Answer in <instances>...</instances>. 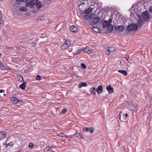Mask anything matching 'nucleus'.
<instances>
[{"label":"nucleus","mask_w":152,"mask_h":152,"mask_svg":"<svg viewBox=\"0 0 152 152\" xmlns=\"http://www.w3.org/2000/svg\"><path fill=\"white\" fill-rule=\"evenodd\" d=\"M4 92V90L3 89H1L0 90V93H2Z\"/></svg>","instance_id":"nucleus-48"},{"label":"nucleus","mask_w":152,"mask_h":152,"mask_svg":"<svg viewBox=\"0 0 152 152\" xmlns=\"http://www.w3.org/2000/svg\"><path fill=\"white\" fill-rule=\"evenodd\" d=\"M65 44L67 46V47L70 46L71 45V42L69 40H66L65 43Z\"/></svg>","instance_id":"nucleus-26"},{"label":"nucleus","mask_w":152,"mask_h":152,"mask_svg":"<svg viewBox=\"0 0 152 152\" xmlns=\"http://www.w3.org/2000/svg\"><path fill=\"white\" fill-rule=\"evenodd\" d=\"M11 100L12 101V103L15 104H18V102H19V101L17 98L15 97H13L11 98Z\"/></svg>","instance_id":"nucleus-14"},{"label":"nucleus","mask_w":152,"mask_h":152,"mask_svg":"<svg viewBox=\"0 0 152 152\" xmlns=\"http://www.w3.org/2000/svg\"><path fill=\"white\" fill-rule=\"evenodd\" d=\"M2 65V63L1 62H0V69H1V65Z\"/></svg>","instance_id":"nucleus-53"},{"label":"nucleus","mask_w":152,"mask_h":152,"mask_svg":"<svg viewBox=\"0 0 152 152\" xmlns=\"http://www.w3.org/2000/svg\"><path fill=\"white\" fill-rule=\"evenodd\" d=\"M20 79H19V81H20L21 82H22L24 80L23 79L22 77H20Z\"/></svg>","instance_id":"nucleus-42"},{"label":"nucleus","mask_w":152,"mask_h":152,"mask_svg":"<svg viewBox=\"0 0 152 152\" xmlns=\"http://www.w3.org/2000/svg\"><path fill=\"white\" fill-rule=\"evenodd\" d=\"M108 22V23H109V24H110V23H112V19H110Z\"/></svg>","instance_id":"nucleus-46"},{"label":"nucleus","mask_w":152,"mask_h":152,"mask_svg":"<svg viewBox=\"0 0 152 152\" xmlns=\"http://www.w3.org/2000/svg\"><path fill=\"white\" fill-rule=\"evenodd\" d=\"M21 1L22 2H25V3H27L28 1H30L31 0H21Z\"/></svg>","instance_id":"nucleus-41"},{"label":"nucleus","mask_w":152,"mask_h":152,"mask_svg":"<svg viewBox=\"0 0 152 152\" xmlns=\"http://www.w3.org/2000/svg\"><path fill=\"white\" fill-rule=\"evenodd\" d=\"M17 152H21V151H17Z\"/></svg>","instance_id":"nucleus-59"},{"label":"nucleus","mask_w":152,"mask_h":152,"mask_svg":"<svg viewBox=\"0 0 152 152\" xmlns=\"http://www.w3.org/2000/svg\"><path fill=\"white\" fill-rule=\"evenodd\" d=\"M4 96H5V95H6V94H4Z\"/></svg>","instance_id":"nucleus-60"},{"label":"nucleus","mask_w":152,"mask_h":152,"mask_svg":"<svg viewBox=\"0 0 152 152\" xmlns=\"http://www.w3.org/2000/svg\"><path fill=\"white\" fill-rule=\"evenodd\" d=\"M36 79L37 80H38V75H37L36 77Z\"/></svg>","instance_id":"nucleus-54"},{"label":"nucleus","mask_w":152,"mask_h":152,"mask_svg":"<svg viewBox=\"0 0 152 152\" xmlns=\"http://www.w3.org/2000/svg\"><path fill=\"white\" fill-rule=\"evenodd\" d=\"M67 110L65 108L63 109L62 110V111L60 113V115H62L63 114H64L67 112Z\"/></svg>","instance_id":"nucleus-30"},{"label":"nucleus","mask_w":152,"mask_h":152,"mask_svg":"<svg viewBox=\"0 0 152 152\" xmlns=\"http://www.w3.org/2000/svg\"><path fill=\"white\" fill-rule=\"evenodd\" d=\"M115 50V48L113 47L108 48L106 49V53L107 55H109L111 52H113Z\"/></svg>","instance_id":"nucleus-6"},{"label":"nucleus","mask_w":152,"mask_h":152,"mask_svg":"<svg viewBox=\"0 0 152 152\" xmlns=\"http://www.w3.org/2000/svg\"><path fill=\"white\" fill-rule=\"evenodd\" d=\"M129 58V55H126L125 57V59L126 60H128V58Z\"/></svg>","instance_id":"nucleus-44"},{"label":"nucleus","mask_w":152,"mask_h":152,"mask_svg":"<svg viewBox=\"0 0 152 152\" xmlns=\"http://www.w3.org/2000/svg\"><path fill=\"white\" fill-rule=\"evenodd\" d=\"M36 43L34 42H32L30 44V45L31 47H34L36 46Z\"/></svg>","instance_id":"nucleus-36"},{"label":"nucleus","mask_w":152,"mask_h":152,"mask_svg":"<svg viewBox=\"0 0 152 152\" xmlns=\"http://www.w3.org/2000/svg\"><path fill=\"white\" fill-rule=\"evenodd\" d=\"M46 148H47V150L48 151H50V149L51 148V147H46Z\"/></svg>","instance_id":"nucleus-47"},{"label":"nucleus","mask_w":152,"mask_h":152,"mask_svg":"<svg viewBox=\"0 0 152 152\" xmlns=\"http://www.w3.org/2000/svg\"><path fill=\"white\" fill-rule=\"evenodd\" d=\"M125 29V27L124 26H116L114 28L115 31L117 32H121Z\"/></svg>","instance_id":"nucleus-4"},{"label":"nucleus","mask_w":152,"mask_h":152,"mask_svg":"<svg viewBox=\"0 0 152 152\" xmlns=\"http://www.w3.org/2000/svg\"><path fill=\"white\" fill-rule=\"evenodd\" d=\"M7 133L5 131L0 132V140L4 139L7 136Z\"/></svg>","instance_id":"nucleus-8"},{"label":"nucleus","mask_w":152,"mask_h":152,"mask_svg":"<svg viewBox=\"0 0 152 152\" xmlns=\"http://www.w3.org/2000/svg\"><path fill=\"white\" fill-rule=\"evenodd\" d=\"M57 135L61 137L63 139L64 138H67L68 137L67 135L63 133H60L59 134H58Z\"/></svg>","instance_id":"nucleus-19"},{"label":"nucleus","mask_w":152,"mask_h":152,"mask_svg":"<svg viewBox=\"0 0 152 152\" xmlns=\"http://www.w3.org/2000/svg\"><path fill=\"white\" fill-rule=\"evenodd\" d=\"M118 72L122 74L125 76L127 75V72L125 70H119Z\"/></svg>","instance_id":"nucleus-24"},{"label":"nucleus","mask_w":152,"mask_h":152,"mask_svg":"<svg viewBox=\"0 0 152 152\" xmlns=\"http://www.w3.org/2000/svg\"><path fill=\"white\" fill-rule=\"evenodd\" d=\"M34 144H33V143H30L29 145V147L30 148H33V147H34Z\"/></svg>","instance_id":"nucleus-37"},{"label":"nucleus","mask_w":152,"mask_h":152,"mask_svg":"<svg viewBox=\"0 0 152 152\" xmlns=\"http://www.w3.org/2000/svg\"><path fill=\"white\" fill-rule=\"evenodd\" d=\"M61 48L62 49H64L67 48L68 47L65 44L62 45L61 47Z\"/></svg>","instance_id":"nucleus-34"},{"label":"nucleus","mask_w":152,"mask_h":152,"mask_svg":"<svg viewBox=\"0 0 152 152\" xmlns=\"http://www.w3.org/2000/svg\"><path fill=\"white\" fill-rule=\"evenodd\" d=\"M16 1L18 2H19L20 1V2L22 1L21 0H16Z\"/></svg>","instance_id":"nucleus-58"},{"label":"nucleus","mask_w":152,"mask_h":152,"mask_svg":"<svg viewBox=\"0 0 152 152\" xmlns=\"http://www.w3.org/2000/svg\"><path fill=\"white\" fill-rule=\"evenodd\" d=\"M107 90L109 94H111L113 92V89L111 87V85H109L106 87Z\"/></svg>","instance_id":"nucleus-12"},{"label":"nucleus","mask_w":152,"mask_h":152,"mask_svg":"<svg viewBox=\"0 0 152 152\" xmlns=\"http://www.w3.org/2000/svg\"><path fill=\"white\" fill-rule=\"evenodd\" d=\"M74 136L78 137L79 139L83 138L82 135L80 133H76L74 134Z\"/></svg>","instance_id":"nucleus-17"},{"label":"nucleus","mask_w":152,"mask_h":152,"mask_svg":"<svg viewBox=\"0 0 152 152\" xmlns=\"http://www.w3.org/2000/svg\"><path fill=\"white\" fill-rule=\"evenodd\" d=\"M107 30L108 31L111 32L113 29V25L110 24L109 26H108Z\"/></svg>","instance_id":"nucleus-20"},{"label":"nucleus","mask_w":152,"mask_h":152,"mask_svg":"<svg viewBox=\"0 0 152 152\" xmlns=\"http://www.w3.org/2000/svg\"><path fill=\"white\" fill-rule=\"evenodd\" d=\"M46 17V16H45V15L39 16V20H43L45 19V18Z\"/></svg>","instance_id":"nucleus-28"},{"label":"nucleus","mask_w":152,"mask_h":152,"mask_svg":"<svg viewBox=\"0 0 152 152\" xmlns=\"http://www.w3.org/2000/svg\"><path fill=\"white\" fill-rule=\"evenodd\" d=\"M20 11H26V8L25 7H21L20 8Z\"/></svg>","instance_id":"nucleus-33"},{"label":"nucleus","mask_w":152,"mask_h":152,"mask_svg":"<svg viewBox=\"0 0 152 152\" xmlns=\"http://www.w3.org/2000/svg\"><path fill=\"white\" fill-rule=\"evenodd\" d=\"M26 85V82H24L22 84L20 85L19 86V88H20L22 90H24L25 89V87Z\"/></svg>","instance_id":"nucleus-15"},{"label":"nucleus","mask_w":152,"mask_h":152,"mask_svg":"<svg viewBox=\"0 0 152 152\" xmlns=\"http://www.w3.org/2000/svg\"><path fill=\"white\" fill-rule=\"evenodd\" d=\"M149 11L150 13H152V7H150V8Z\"/></svg>","instance_id":"nucleus-45"},{"label":"nucleus","mask_w":152,"mask_h":152,"mask_svg":"<svg viewBox=\"0 0 152 152\" xmlns=\"http://www.w3.org/2000/svg\"><path fill=\"white\" fill-rule=\"evenodd\" d=\"M42 6L41 2L40 1H39V9Z\"/></svg>","instance_id":"nucleus-40"},{"label":"nucleus","mask_w":152,"mask_h":152,"mask_svg":"<svg viewBox=\"0 0 152 152\" xmlns=\"http://www.w3.org/2000/svg\"><path fill=\"white\" fill-rule=\"evenodd\" d=\"M2 15L1 13V12L0 10V24H1L2 22Z\"/></svg>","instance_id":"nucleus-31"},{"label":"nucleus","mask_w":152,"mask_h":152,"mask_svg":"<svg viewBox=\"0 0 152 152\" xmlns=\"http://www.w3.org/2000/svg\"><path fill=\"white\" fill-rule=\"evenodd\" d=\"M70 29L71 31L73 32H76L78 31L79 30L77 27L75 26H71L70 27Z\"/></svg>","instance_id":"nucleus-11"},{"label":"nucleus","mask_w":152,"mask_h":152,"mask_svg":"<svg viewBox=\"0 0 152 152\" xmlns=\"http://www.w3.org/2000/svg\"><path fill=\"white\" fill-rule=\"evenodd\" d=\"M81 66L83 69H86V66L85 64L84 63H81Z\"/></svg>","instance_id":"nucleus-35"},{"label":"nucleus","mask_w":152,"mask_h":152,"mask_svg":"<svg viewBox=\"0 0 152 152\" xmlns=\"http://www.w3.org/2000/svg\"><path fill=\"white\" fill-rule=\"evenodd\" d=\"M129 102H126V105H129Z\"/></svg>","instance_id":"nucleus-55"},{"label":"nucleus","mask_w":152,"mask_h":152,"mask_svg":"<svg viewBox=\"0 0 152 152\" xmlns=\"http://www.w3.org/2000/svg\"><path fill=\"white\" fill-rule=\"evenodd\" d=\"M15 4H18V3H15Z\"/></svg>","instance_id":"nucleus-62"},{"label":"nucleus","mask_w":152,"mask_h":152,"mask_svg":"<svg viewBox=\"0 0 152 152\" xmlns=\"http://www.w3.org/2000/svg\"><path fill=\"white\" fill-rule=\"evenodd\" d=\"M7 67H8L7 66H4L2 64L1 65V69L3 70H4L7 69Z\"/></svg>","instance_id":"nucleus-32"},{"label":"nucleus","mask_w":152,"mask_h":152,"mask_svg":"<svg viewBox=\"0 0 152 152\" xmlns=\"http://www.w3.org/2000/svg\"><path fill=\"white\" fill-rule=\"evenodd\" d=\"M108 22L104 20L103 23V27L104 28H105L106 27L109 26L110 24H109Z\"/></svg>","instance_id":"nucleus-21"},{"label":"nucleus","mask_w":152,"mask_h":152,"mask_svg":"<svg viewBox=\"0 0 152 152\" xmlns=\"http://www.w3.org/2000/svg\"><path fill=\"white\" fill-rule=\"evenodd\" d=\"M83 50L85 52L88 53L90 52L91 50L88 47H86L83 49Z\"/></svg>","instance_id":"nucleus-23"},{"label":"nucleus","mask_w":152,"mask_h":152,"mask_svg":"<svg viewBox=\"0 0 152 152\" xmlns=\"http://www.w3.org/2000/svg\"><path fill=\"white\" fill-rule=\"evenodd\" d=\"M87 86V84L85 82H82L80 83L78 85L79 88H81L83 86L86 87Z\"/></svg>","instance_id":"nucleus-16"},{"label":"nucleus","mask_w":152,"mask_h":152,"mask_svg":"<svg viewBox=\"0 0 152 152\" xmlns=\"http://www.w3.org/2000/svg\"><path fill=\"white\" fill-rule=\"evenodd\" d=\"M88 0H80V1L81 2V4H85L84 3L83 1H87Z\"/></svg>","instance_id":"nucleus-38"},{"label":"nucleus","mask_w":152,"mask_h":152,"mask_svg":"<svg viewBox=\"0 0 152 152\" xmlns=\"http://www.w3.org/2000/svg\"><path fill=\"white\" fill-rule=\"evenodd\" d=\"M90 92L92 94L94 95L96 94V88L95 87H93L90 89Z\"/></svg>","instance_id":"nucleus-22"},{"label":"nucleus","mask_w":152,"mask_h":152,"mask_svg":"<svg viewBox=\"0 0 152 152\" xmlns=\"http://www.w3.org/2000/svg\"><path fill=\"white\" fill-rule=\"evenodd\" d=\"M94 15L93 14H88L85 15L84 16V18L86 20H89L94 17Z\"/></svg>","instance_id":"nucleus-7"},{"label":"nucleus","mask_w":152,"mask_h":152,"mask_svg":"<svg viewBox=\"0 0 152 152\" xmlns=\"http://www.w3.org/2000/svg\"><path fill=\"white\" fill-rule=\"evenodd\" d=\"M14 145V142L13 141H11L9 142V143L7 144L6 145V148H7V147L10 146L11 147H12Z\"/></svg>","instance_id":"nucleus-27"},{"label":"nucleus","mask_w":152,"mask_h":152,"mask_svg":"<svg viewBox=\"0 0 152 152\" xmlns=\"http://www.w3.org/2000/svg\"><path fill=\"white\" fill-rule=\"evenodd\" d=\"M141 18L142 19L145 21H148L150 15L149 13L147 11H145L143 12L141 15Z\"/></svg>","instance_id":"nucleus-3"},{"label":"nucleus","mask_w":152,"mask_h":152,"mask_svg":"<svg viewBox=\"0 0 152 152\" xmlns=\"http://www.w3.org/2000/svg\"><path fill=\"white\" fill-rule=\"evenodd\" d=\"M6 48L7 50H10V49L11 50V51H12V50H13V47H6Z\"/></svg>","instance_id":"nucleus-39"},{"label":"nucleus","mask_w":152,"mask_h":152,"mask_svg":"<svg viewBox=\"0 0 152 152\" xmlns=\"http://www.w3.org/2000/svg\"><path fill=\"white\" fill-rule=\"evenodd\" d=\"M41 79V76L39 75V80H40Z\"/></svg>","instance_id":"nucleus-49"},{"label":"nucleus","mask_w":152,"mask_h":152,"mask_svg":"<svg viewBox=\"0 0 152 152\" xmlns=\"http://www.w3.org/2000/svg\"><path fill=\"white\" fill-rule=\"evenodd\" d=\"M35 4L37 7L38 8V0H31L26 5L30 7L31 8L33 9L34 8V6Z\"/></svg>","instance_id":"nucleus-2"},{"label":"nucleus","mask_w":152,"mask_h":152,"mask_svg":"<svg viewBox=\"0 0 152 152\" xmlns=\"http://www.w3.org/2000/svg\"><path fill=\"white\" fill-rule=\"evenodd\" d=\"M44 143L43 142H42L40 144L39 146L41 147H42L43 146H44Z\"/></svg>","instance_id":"nucleus-43"},{"label":"nucleus","mask_w":152,"mask_h":152,"mask_svg":"<svg viewBox=\"0 0 152 152\" xmlns=\"http://www.w3.org/2000/svg\"><path fill=\"white\" fill-rule=\"evenodd\" d=\"M103 91V87L102 86H99L97 88L96 91L98 94L102 93Z\"/></svg>","instance_id":"nucleus-13"},{"label":"nucleus","mask_w":152,"mask_h":152,"mask_svg":"<svg viewBox=\"0 0 152 152\" xmlns=\"http://www.w3.org/2000/svg\"><path fill=\"white\" fill-rule=\"evenodd\" d=\"M93 9L91 8H89L88 9L86 10L84 12V13L85 14H88L91 13L93 10Z\"/></svg>","instance_id":"nucleus-18"},{"label":"nucleus","mask_w":152,"mask_h":152,"mask_svg":"<svg viewBox=\"0 0 152 152\" xmlns=\"http://www.w3.org/2000/svg\"><path fill=\"white\" fill-rule=\"evenodd\" d=\"M136 14L137 15L138 17H139V19L138 21V25L140 27H141L143 25L144 21L141 18V15H140L138 13H137Z\"/></svg>","instance_id":"nucleus-5"},{"label":"nucleus","mask_w":152,"mask_h":152,"mask_svg":"<svg viewBox=\"0 0 152 152\" xmlns=\"http://www.w3.org/2000/svg\"><path fill=\"white\" fill-rule=\"evenodd\" d=\"M2 56V54L0 53V58H1Z\"/></svg>","instance_id":"nucleus-57"},{"label":"nucleus","mask_w":152,"mask_h":152,"mask_svg":"<svg viewBox=\"0 0 152 152\" xmlns=\"http://www.w3.org/2000/svg\"><path fill=\"white\" fill-rule=\"evenodd\" d=\"M92 29L95 32H98L100 31L99 29L97 27H93L92 28Z\"/></svg>","instance_id":"nucleus-25"},{"label":"nucleus","mask_w":152,"mask_h":152,"mask_svg":"<svg viewBox=\"0 0 152 152\" xmlns=\"http://www.w3.org/2000/svg\"><path fill=\"white\" fill-rule=\"evenodd\" d=\"M138 27L137 24L132 23L130 24L127 27L126 30L128 31H135L137 29Z\"/></svg>","instance_id":"nucleus-1"},{"label":"nucleus","mask_w":152,"mask_h":152,"mask_svg":"<svg viewBox=\"0 0 152 152\" xmlns=\"http://www.w3.org/2000/svg\"><path fill=\"white\" fill-rule=\"evenodd\" d=\"M125 116L126 117H127L128 116V114L127 113H126L125 114Z\"/></svg>","instance_id":"nucleus-56"},{"label":"nucleus","mask_w":152,"mask_h":152,"mask_svg":"<svg viewBox=\"0 0 152 152\" xmlns=\"http://www.w3.org/2000/svg\"><path fill=\"white\" fill-rule=\"evenodd\" d=\"M100 20L99 18L97 16L95 18H93V19L91 21V23L93 24H95L98 22Z\"/></svg>","instance_id":"nucleus-10"},{"label":"nucleus","mask_w":152,"mask_h":152,"mask_svg":"<svg viewBox=\"0 0 152 152\" xmlns=\"http://www.w3.org/2000/svg\"><path fill=\"white\" fill-rule=\"evenodd\" d=\"M137 9H134V11L135 12H138L139 11H137Z\"/></svg>","instance_id":"nucleus-52"},{"label":"nucleus","mask_w":152,"mask_h":152,"mask_svg":"<svg viewBox=\"0 0 152 152\" xmlns=\"http://www.w3.org/2000/svg\"><path fill=\"white\" fill-rule=\"evenodd\" d=\"M83 130L85 132H89L91 134H92L94 130V129L93 127H91L90 128H84L83 129Z\"/></svg>","instance_id":"nucleus-9"},{"label":"nucleus","mask_w":152,"mask_h":152,"mask_svg":"<svg viewBox=\"0 0 152 152\" xmlns=\"http://www.w3.org/2000/svg\"><path fill=\"white\" fill-rule=\"evenodd\" d=\"M83 50L82 48H80L79 49V50L77 51H76L75 53V55H77L80 54L81 53V52L82 51H83Z\"/></svg>","instance_id":"nucleus-29"},{"label":"nucleus","mask_w":152,"mask_h":152,"mask_svg":"<svg viewBox=\"0 0 152 152\" xmlns=\"http://www.w3.org/2000/svg\"><path fill=\"white\" fill-rule=\"evenodd\" d=\"M47 3L48 4H49L50 3H51V1L50 0H49L48 2H47Z\"/></svg>","instance_id":"nucleus-50"},{"label":"nucleus","mask_w":152,"mask_h":152,"mask_svg":"<svg viewBox=\"0 0 152 152\" xmlns=\"http://www.w3.org/2000/svg\"><path fill=\"white\" fill-rule=\"evenodd\" d=\"M0 0L1 1H3V0Z\"/></svg>","instance_id":"nucleus-61"},{"label":"nucleus","mask_w":152,"mask_h":152,"mask_svg":"<svg viewBox=\"0 0 152 152\" xmlns=\"http://www.w3.org/2000/svg\"><path fill=\"white\" fill-rule=\"evenodd\" d=\"M121 113H122V112H121L119 114V117H120V120H121Z\"/></svg>","instance_id":"nucleus-51"}]
</instances>
